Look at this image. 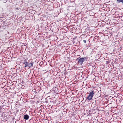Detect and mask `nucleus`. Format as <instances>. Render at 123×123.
<instances>
[{"mask_svg":"<svg viewBox=\"0 0 123 123\" xmlns=\"http://www.w3.org/2000/svg\"><path fill=\"white\" fill-rule=\"evenodd\" d=\"M80 57L79 58H77L76 60L78 61L79 63L81 65H82L84 62L86 60L87 58L86 57L82 58H80Z\"/></svg>","mask_w":123,"mask_h":123,"instance_id":"nucleus-1","label":"nucleus"},{"mask_svg":"<svg viewBox=\"0 0 123 123\" xmlns=\"http://www.w3.org/2000/svg\"><path fill=\"white\" fill-rule=\"evenodd\" d=\"M89 92V95L87 97V99L89 100H91L95 94V92L94 91H91Z\"/></svg>","mask_w":123,"mask_h":123,"instance_id":"nucleus-2","label":"nucleus"},{"mask_svg":"<svg viewBox=\"0 0 123 123\" xmlns=\"http://www.w3.org/2000/svg\"><path fill=\"white\" fill-rule=\"evenodd\" d=\"M28 62H27V61L26 60H25L23 61V63L25 65V67H27L28 66H29V65L28 64Z\"/></svg>","mask_w":123,"mask_h":123,"instance_id":"nucleus-3","label":"nucleus"},{"mask_svg":"<svg viewBox=\"0 0 123 123\" xmlns=\"http://www.w3.org/2000/svg\"><path fill=\"white\" fill-rule=\"evenodd\" d=\"M24 118L26 120H27L29 118V116L27 114H25L24 115Z\"/></svg>","mask_w":123,"mask_h":123,"instance_id":"nucleus-4","label":"nucleus"},{"mask_svg":"<svg viewBox=\"0 0 123 123\" xmlns=\"http://www.w3.org/2000/svg\"><path fill=\"white\" fill-rule=\"evenodd\" d=\"M34 63V62H31V63H28V64L29 65V66H28L29 68H30V67H32L33 66V64Z\"/></svg>","mask_w":123,"mask_h":123,"instance_id":"nucleus-5","label":"nucleus"},{"mask_svg":"<svg viewBox=\"0 0 123 123\" xmlns=\"http://www.w3.org/2000/svg\"><path fill=\"white\" fill-rule=\"evenodd\" d=\"M117 1L118 3L121 2L123 3V0H117Z\"/></svg>","mask_w":123,"mask_h":123,"instance_id":"nucleus-6","label":"nucleus"},{"mask_svg":"<svg viewBox=\"0 0 123 123\" xmlns=\"http://www.w3.org/2000/svg\"><path fill=\"white\" fill-rule=\"evenodd\" d=\"M42 25V26H43V27H44V26H46V25H47V23H46V21L45 22V23H44V24H43V25Z\"/></svg>","mask_w":123,"mask_h":123,"instance_id":"nucleus-7","label":"nucleus"},{"mask_svg":"<svg viewBox=\"0 0 123 123\" xmlns=\"http://www.w3.org/2000/svg\"><path fill=\"white\" fill-rule=\"evenodd\" d=\"M83 42L85 43H86V41L85 40H83Z\"/></svg>","mask_w":123,"mask_h":123,"instance_id":"nucleus-8","label":"nucleus"}]
</instances>
